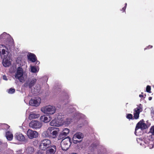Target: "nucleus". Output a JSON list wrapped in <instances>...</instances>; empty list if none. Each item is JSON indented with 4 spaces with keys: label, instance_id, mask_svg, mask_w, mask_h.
I'll use <instances>...</instances> for the list:
<instances>
[{
    "label": "nucleus",
    "instance_id": "nucleus-1",
    "mask_svg": "<svg viewBox=\"0 0 154 154\" xmlns=\"http://www.w3.org/2000/svg\"><path fill=\"white\" fill-rule=\"evenodd\" d=\"M59 131L58 128L49 127L44 133L45 136L51 137L52 138H54L56 137Z\"/></svg>",
    "mask_w": 154,
    "mask_h": 154
},
{
    "label": "nucleus",
    "instance_id": "nucleus-2",
    "mask_svg": "<svg viewBox=\"0 0 154 154\" xmlns=\"http://www.w3.org/2000/svg\"><path fill=\"white\" fill-rule=\"evenodd\" d=\"M55 118L58 120L59 122H61L63 123V125L66 124L69 125L71 122L74 120V118L72 119L68 118L66 119V120L64 119V116L62 113H58L56 114Z\"/></svg>",
    "mask_w": 154,
    "mask_h": 154
},
{
    "label": "nucleus",
    "instance_id": "nucleus-3",
    "mask_svg": "<svg viewBox=\"0 0 154 154\" xmlns=\"http://www.w3.org/2000/svg\"><path fill=\"white\" fill-rule=\"evenodd\" d=\"M23 74V69L20 67L17 68L14 75L15 79L18 80L20 82H23L25 80Z\"/></svg>",
    "mask_w": 154,
    "mask_h": 154
},
{
    "label": "nucleus",
    "instance_id": "nucleus-4",
    "mask_svg": "<svg viewBox=\"0 0 154 154\" xmlns=\"http://www.w3.org/2000/svg\"><path fill=\"white\" fill-rule=\"evenodd\" d=\"M41 111L45 114H53L55 112L56 109L54 106L48 105L42 107L41 108Z\"/></svg>",
    "mask_w": 154,
    "mask_h": 154
},
{
    "label": "nucleus",
    "instance_id": "nucleus-5",
    "mask_svg": "<svg viewBox=\"0 0 154 154\" xmlns=\"http://www.w3.org/2000/svg\"><path fill=\"white\" fill-rule=\"evenodd\" d=\"M71 139L69 137L63 139L61 142L62 149L63 150H67L71 144Z\"/></svg>",
    "mask_w": 154,
    "mask_h": 154
},
{
    "label": "nucleus",
    "instance_id": "nucleus-6",
    "mask_svg": "<svg viewBox=\"0 0 154 154\" xmlns=\"http://www.w3.org/2000/svg\"><path fill=\"white\" fill-rule=\"evenodd\" d=\"M148 128L147 125L145 123L144 121L142 120L140 121L137 124L135 129V134L136 135H139L140 134H139V132H140V130L145 129Z\"/></svg>",
    "mask_w": 154,
    "mask_h": 154
},
{
    "label": "nucleus",
    "instance_id": "nucleus-7",
    "mask_svg": "<svg viewBox=\"0 0 154 154\" xmlns=\"http://www.w3.org/2000/svg\"><path fill=\"white\" fill-rule=\"evenodd\" d=\"M51 141L48 139H45L42 140L39 146L40 149L43 150H46L51 146Z\"/></svg>",
    "mask_w": 154,
    "mask_h": 154
},
{
    "label": "nucleus",
    "instance_id": "nucleus-8",
    "mask_svg": "<svg viewBox=\"0 0 154 154\" xmlns=\"http://www.w3.org/2000/svg\"><path fill=\"white\" fill-rule=\"evenodd\" d=\"M8 52L6 46L3 45H0V55L2 58L8 57Z\"/></svg>",
    "mask_w": 154,
    "mask_h": 154
},
{
    "label": "nucleus",
    "instance_id": "nucleus-9",
    "mask_svg": "<svg viewBox=\"0 0 154 154\" xmlns=\"http://www.w3.org/2000/svg\"><path fill=\"white\" fill-rule=\"evenodd\" d=\"M83 134L81 132H78L73 136L72 140L73 142L75 144L81 142L83 138Z\"/></svg>",
    "mask_w": 154,
    "mask_h": 154
},
{
    "label": "nucleus",
    "instance_id": "nucleus-10",
    "mask_svg": "<svg viewBox=\"0 0 154 154\" xmlns=\"http://www.w3.org/2000/svg\"><path fill=\"white\" fill-rule=\"evenodd\" d=\"M29 126L33 128L37 129L41 128L42 126V124L38 121L32 120L29 123Z\"/></svg>",
    "mask_w": 154,
    "mask_h": 154
},
{
    "label": "nucleus",
    "instance_id": "nucleus-11",
    "mask_svg": "<svg viewBox=\"0 0 154 154\" xmlns=\"http://www.w3.org/2000/svg\"><path fill=\"white\" fill-rule=\"evenodd\" d=\"M142 106L141 104H140L134 110V118L136 119H138L139 117L140 112L142 111Z\"/></svg>",
    "mask_w": 154,
    "mask_h": 154
},
{
    "label": "nucleus",
    "instance_id": "nucleus-12",
    "mask_svg": "<svg viewBox=\"0 0 154 154\" xmlns=\"http://www.w3.org/2000/svg\"><path fill=\"white\" fill-rule=\"evenodd\" d=\"M14 137L15 139L21 142H24L26 140L25 137L20 133H16Z\"/></svg>",
    "mask_w": 154,
    "mask_h": 154
},
{
    "label": "nucleus",
    "instance_id": "nucleus-13",
    "mask_svg": "<svg viewBox=\"0 0 154 154\" xmlns=\"http://www.w3.org/2000/svg\"><path fill=\"white\" fill-rule=\"evenodd\" d=\"M41 102V99L39 97L31 99L29 101V104L32 106H39Z\"/></svg>",
    "mask_w": 154,
    "mask_h": 154
},
{
    "label": "nucleus",
    "instance_id": "nucleus-14",
    "mask_svg": "<svg viewBox=\"0 0 154 154\" xmlns=\"http://www.w3.org/2000/svg\"><path fill=\"white\" fill-rule=\"evenodd\" d=\"M140 145L142 146H144V147L148 146L150 149H151L154 146V145L153 144V142L152 141L149 140H148L145 141L142 140L140 143Z\"/></svg>",
    "mask_w": 154,
    "mask_h": 154
},
{
    "label": "nucleus",
    "instance_id": "nucleus-15",
    "mask_svg": "<svg viewBox=\"0 0 154 154\" xmlns=\"http://www.w3.org/2000/svg\"><path fill=\"white\" fill-rule=\"evenodd\" d=\"M27 135L29 138L32 139L37 137L38 134L36 131L29 129L27 131Z\"/></svg>",
    "mask_w": 154,
    "mask_h": 154
},
{
    "label": "nucleus",
    "instance_id": "nucleus-16",
    "mask_svg": "<svg viewBox=\"0 0 154 154\" xmlns=\"http://www.w3.org/2000/svg\"><path fill=\"white\" fill-rule=\"evenodd\" d=\"M2 59L3 60L2 64L5 67H8L11 65V60L9 57L8 56L6 57V58Z\"/></svg>",
    "mask_w": 154,
    "mask_h": 154
},
{
    "label": "nucleus",
    "instance_id": "nucleus-17",
    "mask_svg": "<svg viewBox=\"0 0 154 154\" xmlns=\"http://www.w3.org/2000/svg\"><path fill=\"white\" fill-rule=\"evenodd\" d=\"M57 119L55 118V119L52 120L50 122V125L52 126L59 127L63 125V123L62 122H59Z\"/></svg>",
    "mask_w": 154,
    "mask_h": 154
},
{
    "label": "nucleus",
    "instance_id": "nucleus-18",
    "mask_svg": "<svg viewBox=\"0 0 154 154\" xmlns=\"http://www.w3.org/2000/svg\"><path fill=\"white\" fill-rule=\"evenodd\" d=\"M36 81V79H33L31 80H29L26 82L24 84V86L26 87L29 86V88H31Z\"/></svg>",
    "mask_w": 154,
    "mask_h": 154
},
{
    "label": "nucleus",
    "instance_id": "nucleus-19",
    "mask_svg": "<svg viewBox=\"0 0 154 154\" xmlns=\"http://www.w3.org/2000/svg\"><path fill=\"white\" fill-rule=\"evenodd\" d=\"M10 37V35H9L7 34L5 32H4L0 35V41H6Z\"/></svg>",
    "mask_w": 154,
    "mask_h": 154
},
{
    "label": "nucleus",
    "instance_id": "nucleus-20",
    "mask_svg": "<svg viewBox=\"0 0 154 154\" xmlns=\"http://www.w3.org/2000/svg\"><path fill=\"white\" fill-rule=\"evenodd\" d=\"M27 56L28 60L32 62H35L37 60L36 57L33 54L28 53Z\"/></svg>",
    "mask_w": 154,
    "mask_h": 154
},
{
    "label": "nucleus",
    "instance_id": "nucleus-21",
    "mask_svg": "<svg viewBox=\"0 0 154 154\" xmlns=\"http://www.w3.org/2000/svg\"><path fill=\"white\" fill-rule=\"evenodd\" d=\"M35 151V149L33 146H27L25 150V152L28 154H32Z\"/></svg>",
    "mask_w": 154,
    "mask_h": 154
},
{
    "label": "nucleus",
    "instance_id": "nucleus-22",
    "mask_svg": "<svg viewBox=\"0 0 154 154\" xmlns=\"http://www.w3.org/2000/svg\"><path fill=\"white\" fill-rule=\"evenodd\" d=\"M5 136L7 139L9 141L11 140L13 137L12 132L8 131L6 133Z\"/></svg>",
    "mask_w": 154,
    "mask_h": 154
},
{
    "label": "nucleus",
    "instance_id": "nucleus-23",
    "mask_svg": "<svg viewBox=\"0 0 154 154\" xmlns=\"http://www.w3.org/2000/svg\"><path fill=\"white\" fill-rule=\"evenodd\" d=\"M52 147H53L54 149L51 148L48 150L46 151V154H54L56 150V146H54Z\"/></svg>",
    "mask_w": 154,
    "mask_h": 154
},
{
    "label": "nucleus",
    "instance_id": "nucleus-24",
    "mask_svg": "<svg viewBox=\"0 0 154 154\" xmlns=\"http://www.w3.org/2000/svg\"><path fill=\"white\" fill-rule=\"evenodd\" d=\"M40 116L39 114H36L34 113H32L30 114L29 116V118L30 119H35L39 118Z\"/></svg>",
    "mask_w": 154,
    "mask_h": 154
},
{
    "label": "nucleus",
    "instance_id": "nucleus-25",
    "mask_svg": "<svg viewBox=\"0 0 154 154\" xmlns=\"http://www.w3.org/2000/svg\"><path fill=\"white\" fill-rule=\"evenodd\" d=\"M40 120L45 123H47L50 121L51 119L50 118H48L45 116H41L40 118Z\"/></svg>",
    "mask_w": 154,
    "mask_h": 154
},
{
    "label": "nucleus",
    "instance_id": "nucleus-26",
    "mask_svg": "<svg viewBox=\"0 0 154 154\" xmlns=\"http://www.w3.org/2000/svg\"><path fill=\"white\" fill-rule=\"evenodd\" d=\"M31 71L33 73L37 72H38L39 68L38 67H36L33 66H31Z\"/></svg>",
    "mask_w": 154,
    "mask_h": 154
},
{
    "label": "nucleus",
    "instance_id": "nucleus-27",
    "mask_svg": "<svg viewBox=\"0 0 154 154\" xmlns=\"http://www.w3.org/2000/svg\"><path fill=\"white\" fill-rule=\"evenodd\" d=\"M69 132V130L67 128H64L62 131L61 134L62 135L66 136L68 135Z\"/></svg>",
    "mask_w": 154,
    "mask_h": 154
},
{
    "label": "nucleus",
    "instance_id": "nucleus-28",
    "mask_svg": "<svg viewBox=\"0 0 154 154\" xmlns=\"http://www.w3.org/2000/svg\"><path fill=\"white\" fill-rule=\"evenodd\" d=\"M34 89V91L35 92L34 93L35 94H37V93H39L40 90V87L39 85H37L35 86Z\"/></svg>",
    "mask_w": 154,
    "mask_h": 154
},
{
    "label": "nucleus",
    "instance_id": "nucleus-29",
    "mask_svg": "<svg viewBox=\"0 0 154 154\" xmlns=\"http://www.w3.org/2000/svg\"><path fill=\"white\" fill-rule=\"evenodd\" d=\"M15 90L14 88H11L7 90L8 93L10 94H12L14 93Z\"/></svg>",
    "mask_w": 154,
    "mask_h": 154
},
{
    "label": "nucleus",
    "instance_id": "nucleus-30",
    "mask_svg": "<svg viewBox=\"0 0 154 154\" xmlns=\"http://www.w3.org/2000/svg\"><path fill=\"white\" fill-rule=\"evenodd\" d=\"M97 145L96 143H94L91 145V149L93 150L97 148Z\"/></svg>",
    "mask_w": 154,
    "mask_h": 154
},
{
    "label": "nucleus",
    "instance_id": "nucleus-31",
    "mask_svg": "<svg viewBox=\"0 0 154 154\" xmlns=\"http://www.w3.org/2000/svg\"><path fill=\"white\" fill-rule=\"evenodd\" d=\"M151 87L149 85H147L146 87V91L148 93H151Z\"/></svg>",
    "mask_w": 154,
    "mask_h": 154
},
{
    "label": "nucleus",
    "instance_id": "nucleus-32",
    "mask_svg": "<svg viewBox=\"0 0 154 154\" xmlns=\"http://www.w3.org/2000/svg\"><path fill=\"white\" fill-rule=\"evenodd\" d=\"M150 132L152 134H154V125L151 127L150 130Z\"/></svg>",
    "mask_w": 154,
    "mask_h": 154
},
{
    "label": "nucleus",
    "instance_id": "nucleus-33",
    "mask_svg": "<svg viewBox=\"0 0 154 154\" xmlns=\"http://www.w3.org/2000/svg\"><path fill=\"white\" fill-rule=\"evenodd\" d=\"M126 117L128 119H131L132 118V115L131 114H128L127 115Z\"/></svg>",
    "mask_w": 154,
    "mask_h": 154
},
{
    "label": "nucleus",
    "instance_id": "nucleus-34",
    "mask_svg": "<svg viewBox=\"0 0 154 154\" xmlns=\"http://www.w3.org/2000/svg\"><path fill=\"white\" fill-rule=\"evenodd\" d=\"M2 78L3 79L5 80H8L7 78V77L5 75H4L3 76Z\"/></svg>",
    "mask_w": 154,
    "mask_h": 154
},
{
    "label": "nucleus",
    "instance_id": "nucleus-35",
    "mask_svg": "<svg viewBox=\"0 0 154 154\" xmlns=\"http://www.w3.org/2000/svg\"><path fill=\"white\" fill-rule=\"evenodd\" d=\"M126 5H127V3H126L125 4V6L124 7H123L122 9V10L123 11H125V9H126Z\"/></svg>",
    "mask_w": 154,
    "mask_h": 154
},
{
    "label": "nucleus",
    "instance_id": "nucleus-36",
    "mask_svg": "<svg viewBox=\"0 0 154 154\" xmlns=\"http://www.w3.org/2000/svg\"><path fill=\"white\" fill-rule=\"evenodd\" d=\"M82 116V114H79L78 115L76 116V119H78L79 118V116Z\"/></svg>",
    "mask_w": 154,
    "mask_h": 154
},
{
    "label": "nucleus",
    "instance_id": "nucleus-37",
    "mask_svg": "<svg viewBox=\"0 0 154 154\" xmlns=\"http://www.w3.org/2000/svg\"><path fill=\"white\" fill-rule=\"evenodd\" d=\"M36 62V63H35L36 64H39V62L38 61H37L36 60V61H35Z\"/></svg>",
    "mask_w": 154,
    "mask_h": 154
},
{
    "label": "nucleus",
    "instance_id": "nucleus-38",
    "mask_svg": "<svg viewBox=\"0 0 154 154\" xmlns=\"http://www.w3.org/2000/svg\"><path fill=\"white\" fill-rule=\"evenodd\" d=\"M152 47V46H151V45H149L148 46V48H151Z\"/></svg>",
    "mask_w": 154,
    "mask_h": 154
},
{
    "label": "nucleus",
    "instance_id": "nucleus-39",
    "mask_svg": "<svg viewBox=\"0 0 154 154\" xmlns=\"http://www.w3.org/2000/svg\"><path fill=\"white\" fill-rule=\"evenodd\" d=\"M152 97H149L148 98V99L149 100H152Z\"/></svg>",
    "mask_w": 154,
    "mask_h": 154
},
{
    "label": "nucleus",
    "instance_id": "nucleus-40",
    "mask_svg": "<svg viewBox=\"0 0 154 154\" xmlns=\"http://www.w3.org/2000/svg\"><path fill=\"white\" fill-rule=\"evenodd\" d=\"M139 96L140 97H143V95L141 94H140Z\"/></svg>",
    "mask_w": 154,
    "mask_h": 154
},
{
    "label": "nucleus",
    "instance_id": "nucleus-41",
    "mask_svg": "<svg viewBox=\"0 0 154 154\" xmlns=\"http://www.w3.org/2000/svg\"><path fill=\"white\" fill-rule=\"evenodd\" d=\"M1 144V142H0V144Z\"/></svg>",
    "mask_w": 154,
    "mask_h": 154
}]
</instances>
